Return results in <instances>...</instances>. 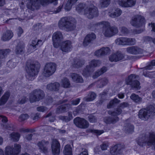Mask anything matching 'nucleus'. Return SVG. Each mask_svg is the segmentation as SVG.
Masks as SVG:
<instances>
[{"mask_svg":"<svg viewBox=\"0 0 155 155\" xmlns=\"http://www.w3.org/2000/svg\"><path fill=\"white\" fill-rule=\"evenodd\" d=\"M118 4L124 7H129L134 6L136 3V0H118Z\"/></svg>","mask_w":155,"mask_h":155,"instance_id":"obj_21","label":"nucleus"},{"mask_svg":"<svg viewBox=\"0 0 155 155\" xmlns=\"http://www.w3.org/2000/svg\"><path fill=\"white\" fill-rule=\"evenodd\" d=\"M138 77V75L135 74H130L126 79V84L130 85L131 87L134 89H140V83L138 81L135 80V79Z\"/></svg>","mask_w":155,"mask_h":155,"instance_id":"obj_11","label":"nucleus"},{"mask_svg":"<svg viewBox=\"0 0 155 155\" xmlns=\"http://www.w3.org/2000/svg\"><path fill=\"white\" fill-rule=\"evenodd\" d=\"M29 117V115L27 114H22L19 117L20 121H23L27 119Z\"/></svg>","mask_w":155,"mask_h":155,"instance_id":"obj_51","label":"nucleus"},{"mask_svg":"<svg viewBox=\"0 0 155 155\" xmlns=\"http://www.w3.org/2000/svg\"><path fill=\"white\" fill-rule=\"evenodd\" d=\"M63 39L62 33L60 31L54 33L52 37L53 45L55 48H57L60 46L61 41Z\"/></svg>","mask_w":155,"mask_h":155,"instance_id":"obj_15","label":"nucleus"},{"mask_svg":"<svg viewBox=\"0 0 155 155\" xmlns=\"http://www.w3.org/2000/svg\"><path fill=\"white\" fill-rule=\"evenodd\" d=\"M27 98L23 96L18 100V103L20 104H24L27 101Z\"/></svg>","mask_w":155,"mask_h":155,"instance_id":"obj_57","label":"nucleus"},{"mask_svg":"<svg viewBox=\"0 0 155 155\" xmlns=\"http://www.w3.org/2000/svg\"><path fill=\"white\" fill-rule=\"evenodd\" d=\"M47 108L45 106H42L38 107L37 108V110L38 111L40 112H44L46 110Z\"/></svg>","mask_w":155,"mask_h":155,"instance_id":"obj_61","label":"nucleus"},{"mask_svg":"<svg viewBox=\"0 0 155 155\" xmlns=\"http://www.w3.org/2000/svg\"><path fill=\"white\" fill-rule=\"evenodd\" d=\"M110 49L108 47H103L95 52V55L98 57L104 56L109 54Z\"/></svg>","mask_w":155,"mask_h":155,"instance_id":"obj_24","label":"nucleus"},{"mask_svg":"<svg viewBox=\"0 0 155 155\" xmlns=\"http://www.w3.org/2000/svg\"><path fill=\"white\" fill-rule=\"evenodd\" d=\"M80 98H77L75 100H72L71 102V104H62L57 108L56 113L59 114L66 111L67 110L71 108V105H78L80 102Z\"/></svg>","mask_w":155,"mask_h":155,"instance_id":"obj_9","label":"nucleus"},{"mask_svg":"<svg viewBox=\"0 0 155 155\" xmlns=\"http://www.w3.org/2000/svg\"><path fill=\"white\" fill-rule=\"evenodd\" d=\"M124 54L120 51H117L112 54L109 57V60L111 62H117L121 60H124Z\"/></svg>","mask_w":155,"mask_h":155,"instance_id":"obj_18","label":"nucleus"},{"mask_svg":"<svg viewBox=\"0 0 155 155\" xmlns=\"http://www.w3.org/2000/svg\"><path fill=\"white\" fill-rule=\"evenodd\" d=\"M73 5V4L71 3L70 2L68 1L64 7L65 10L67 11L70 10L71 8V7Z\"/></svg>","mask_w":155,"mask_h":155,"instance_id":"obj_58","label":"nucleus"},{"mask_svg":"<svg viewBox=\"0 0 155 155\" xmlns=\"http://www.w3.org/2000/svg\"><path fill=\"white\" fill-rule=\"evenodd\" d=\"M16 64V63L13 61L12 60H10L8 61L7 63V65L8 67L11 68H15Z\"/></svg>","mask_w":155,"mask_h":155,"instance_id":"obj_53","label":"nucleus"},{"mask_svg":"<svg viewBox=\"0 0 155 155\" xmlns=\"http://www.w3.org/2000/svg\"><path fill=\"white\" fill-rule=\"evenodd\" d=\"M61 50L63 52L68 53L71 50L72 46V43L70 40H66L63 41L60 44Z\"/></svg>","mask_w":155,"mask_h":155,"instance_id":"obj_17","label":"nucleus"},{"mask_svg":"<svg viewBox=\"0 0 155 155\" xmlns=\"http://www.w3.org/2000/svg\"><path fill=\"white\" fill-rule=\"evenodd\" d=\"M101 63V61L99 60H93L90 62L89 65L88 66L94 71V68L99 66Z\"/></svg>","mask_w":155,"mask_h":155,"instance_id":"obj_36","label":"nucleus"},{"mask_svg":"<svg viewBox=\"0 0 155 155\" xmlns=\"http://www.w3.org/2000/svg\"><path fill=\"white\" fill-rule=\"evenodd\" d=\"M108 145L107 143L104 142L101 145V150H105L107 149Z\"/></svg>","mask_w":155,"mask_h":155,"instance_id":"obj_62","label":"nucleus"},{"mask_svg":"<svg viewBox=\"0 0 155 155\" xmlns=\"http://www.w3.org/2000/svg\"><path fill=\"white\" fill-rule=\"evenodd\" d=\"M91 25H94L95 26L103 25L102 32L106 37H110L117 34L118 32L117 28L115 26H110V23L107 21H102L97 23L91 24Z\"/></svg>","mask_w":155,"mask_h":155,"instance_id":"obj_3","label":"nucleus"},{"mask_svg":"<svg viewBox=\"0 0 155 155\" xmlns=\"http://www.w3.org/2000/svg\"><path fill=\"white\" fill-rule=\"evenodd\" d=\"M130 98L134 102L137 104H140L142 102V98L134 93L131 94Z\"/></svg>","mask_w":155,"mask_h":155,"instance_id":"obj_35","label":"nucleus"},{"mask_svg":"<svg viewBox=\"0 0 155 155\" xmlns=\"http://www.w3.org/2000/svg\"><path fill=\"white\" fill-rule=\"evenodd\" d=\"M96 36L95 34L92 33L87 35L85 37L83 41V44L84 46L88 45L96 38Z\"/></svg>","mask_w":155,"mask_h":155,"instance_id":"obj_23","label":"nucleus"},{"mask_svg":"<svg viewBox=\"0 0 155 155\" xmlns=\"http://www.w3.org/2000/svg\"><path fill=\"white\" fill-rule=\"evenodd\" d=\"M121 149L120 145H115L110 149V152L112 155H117L119 153Z\"/></svg>","mask_w":155,"mask_h":155,"instance_id":"obj_32","label":"nucleus"},{"mask_svg":"<svg viewBox=\"0 0 155 155\" xmlns=\"http://www.w3.org/2000/svg\"><path fill=\"white\" fill-rule=\"evenodd\" d=\"M56 67L57 65L54 63H47L44 68L43 75L46 77H48L52 75L56 70Z\"/></svg>","mask_w":155,"mask_h":155,"instance_id":"obj_8","label":"nucleus"},{"mask_svg":"<svg viewBox=\"0 0 155 155\" xmlns=\"http://www.w3.org/2000/svg\"><path fill=\"white\" fill-rule=\"evenodd\" d=\"M122 112V110L121 108L119 106H118L114 111H112L110 110H109L108 111V113L109 115L116 117L121 114Z\"/></svg>","mask_w":155,"mask_h":155,"instance_id":"obj_34","label":"nucleus"},{"mask_svg":"<svg viewBox=\"0 0 155 155\" xmlns=\"http://www.w3.org/2000/svg\"><path fill=\"white\" fill-rule=\"evenodd\" d=\"M74 123L76 127L81 129H86L89 126V123L87 120L79 117L74 119Z\"/></svg>","mask_w":155,"mask_h":155,"instance_id":"obj_14","label":"nucleus"},{"mask_svg":"<svg viewBox=\"0 0 155 155\" xmlns=\"http://www.w3.org/2000/svg\"><path fill=\"white\" fill-rule=\"evenodd\" d=\"M85 15L90 19L94 17L97 16L98 11L97 8L93 6L89 8H86L85 10Z\"/></svg>","mask_w":155,"mask_h":155,"instance_id":"obj_16","label":"nucleus"},{"mask_svg":"<svg viewBox=\"0 0 155 155\" xmlns=\"http://www.w3.org/2000/svg\"><path fill=\"white\" fill-rule=\"evenodd\" d=\"M89 131L91 133L97 134V135H100L104 132L103 130H99L94 129H90Z\"/></svg>","mask_w":155,"mask_h":155,"instance_id":"obj_55","label":"nucleus"},{"mask_svg":"<svg viewBox=\"0 0 155 155\" xmlns=\"http://www.w3.org/2000/svg\"><path fill=\"white\" fill-rule=\"evenodd\" d=\"M129 106V104L127 102H123L121 103L119 106L121 108H124L125 107H128Z\"/></svg>","mask_w":155,"mask_h":155,"instance_id":"obj_63","label":"nucleus"},{"mask_svg":"<svg viewBox=\"0 0 155 155\" xmlns=\"http://www.w3.org/2000/svg\"><path fill=\"white\" fill-rule=\"evenodd\" d=\"M155 113V109L152 105L148 106L147 109H141L139 112V117L144 120L148 119L150 115H153Z\"/></svg>","mask_w":155,"mask_h":155,"instance_id":"obj_6","label":"nucleus"},{"mask_svg":"<svg viewBox=\"0 0 155 155\" xmlns=\"http://www.w3.org/2000/svg\"><path fill=\"white\" fill-rule=\"evenodd\" d=\"M108 82V80L107 78H104L99 81H97L98 84H101V85H98V87L101 88L105 85Z\"/></svg>","mask_w":155,"mask_h":155,"instance_id":"obj_47","label":"nucleus"},{"mask_svg":"<svg viewBox=\"0 0 155 155\" xmlns=\"http://www.w3.org/2000/svg\"><path fill=\"white\" fill-rule=\"evenodd\" d=\"M107 70V68L105 67H103L100 70L97 71L93 75V77L94 79L96 78L100 75L104 73Z\"/></svg>","mask_w":155,"mask_h":155,"instance_id":"obj_38","label":"nucleus"},{"mask_svg":"<svg viewBox=\"0 0 155 155\" xmlns=\"http://www.w3.org/2000/svg\"><path fill=\"white\" fill-rule=\"evenodd\" d=\"M143 75L146 77H149L150 78H153L155 76L154 73L153 72H148L146 73L143 71Z\"/></svg>","mask_w":155,"mask_h":155,"instance_id":"obj_54","label":"nucleus"},{"mask_svg":"<svg viewBox=\"0 0 155 155\" xmlns=\"http://www.w3.org/2000/svg\"><path fill=\"white\" fill-rule=\"evenodd\" d=\"M49 143L48 141L43 140L39 142L37 145L41 150L44 153H46L48 151L47 146L49 144Z\"/></svg>","mask_w":155,"mask_h":155,"instance_id":"obj_25","label":"nucleus"},{"mask_svg":"<svg viewBox=\"0 0 155 155\" xmlns=\"http://www.w3.org/2000/svg\"><path fill=\"white\" fill-rule=\"evenodd\" d=\"M27 8L32 11L38 9L41 5H44L47 4L51 3L57 0H26Z\"/></svg>","mask_w":155,"mask_h":155,"instance_id":"obj_4","label":"nucleus"},{"mask_svg":"<svg viewBox=\"0 0 155 155\" xmlns=\"http://www.w3.org/2000/svg\"><path fill=\"white\" fill-rule=\"evenodd\" d=\"M145 23V18L142 16L137 15L133 17L131 21V25L136 28L141 27L144 25Z\"/></svg>","mask_w":155,"mask_h":155,"instance_id":"obj_13","label":"nucleus"},{"mask_svg":"<svg viewBox=\"0 0 155 155\" xmlns=\"http://www.w3.org/2000/svg\"><path fill=\"white\" fill-rule=\"evenodd\" d=\"M25 49V44L22 42H20L17 44L15 49V52L17 54H22Z\"/></svg>","mask_w":155,"mask_h":155,"instance_id":"obj_29","label":"nucleus"},{"mask_svg":"<svg viewBox=\"0 0 155 155\" xmlns=\"http://www.w3.org/2000/svg\"><path fill=\"white\" fill-rule=\"evenodd\" d=\"M126 130L128 133H131L134 131V126L131 124H129L126 128Z\"/></svg>","mask_w":155,"mask_h":155,"instance_id":"obj_56","label":"nucleus"},{"mask_svg":"<svg viewBox=\"0 0 155 155\" xmlns=\"http://www.w3.org/2000/svg\"><path fill=\"white\" fill-rule=\"evenodd\" d=\"M137 143L142 147L146 144L150 147L153 146L155 149V134L153 132L149 133L145 135L144 138L140 139Z\"/></svg>","mask_w":155,"mask_h":155,"instance_id":"obj_5","label":"nucleus"},{"mask_svg":"<svg viewBox=\"0 0 155 155\" xmlns=\"http://www.w3.org/2000/svg\"><path fill=\"white\" fill-rule=\"evenodd\" d=\"M10 52L11 50L9 49H0V59L3 60L5 58Z\"/></svg>","mask_w":155,"mask_h":155,"instance_id":"obj_39","label":"nucleus"},{"mask_svg":"<svg viewBox=\"0 0 155 155\" xmlns=\"http://www.w3.org/2000/svg\"><path fill=\"white\" fill-rule=\"evenodd\" d=\"M96 94L93 92H90L88 94L87 97L84 98L85 101H90L94 100L96 97Z\"/></svg>","mask_w":155,"mask_h":155,"instance_id":"obj_42","label":"nucleus"},{"mask_svg":"<svg viewBox=\"0 0 155 155\" xmlns=\"http://www.w3.org/2000/svg\"><path fill=\"white\" fill-rule=\"evenodd\" d=\"M93 71L90 68V67L87 65L83 71L82 74V75L85 77H88L90 75V73L93 72Z\"/></svg>","mask_w":155,"mask_h":155,"instance_id":"obj_43","label":"nucleus"},{"mask_svg":"<svg viewBox=\"0 0 155 155\" xmlns=\"http://www.w3.org/2000/svg\"><path fill=\"white\" fill-rule=\"evenodd\" d=\"M32 136V134H27L25 136V138L28 140H31Z\"/></svg>","mask_w":155,"mask_h":155,"instance_id":"obj_64","label":"nucleus"},{"mask_svg":"<svg viewBox=\"0 0 155 155\" xmlns=\"http://www.w3.org/2000/svg\"><path fill=\"white\" fill-rule=\"evenodd\" d=\"M68 116H64L65 122H68L72 120L73 118L72 113L71 112H68Z\"/></svg>","mask_w":155,"mask_h":155,"instance_id":"obj_50","label":"nucleus"},{"mask_svg":"<svg viewBox=\"0 0 155 155\" xmlns=\"http://www.w3.org/2000/svg\"><path fill=\"white\" fill-rule=\"evenodd\" d=\"M119 29L120 32L123 35H126L130 33L129 30L126 27L122 26L119 28Z\"/></svg>","mask_w":155,"mask_h":155,"instance_id":"obj_48","label":"nucleus"},{"mask_svg":"<svg viewBox=\"0 0 155 155\" xmlns=\"http://www.w3.org/2000/svg\"><path fill=\"white\" fill-rule=\"evenodd\" d=\"M63 153L64 155H72V148L71 145L67 144L65 146Z\"/></svg>","mask_w":155,"mask_h":155,"instance_id":"obj_37","label":"nucleus"},{"mask_svg":"<svg viewBox=\"0 0 155 155\" xmlns=\"http://www.w3.org/2000/svg\"><path fill=\"white\" fill-rule=\"evenodd\" d=\"M21 148V145L17 143L15 144L14 146H8L5 149V155H18Z\"/></svg>","mask_w":155,"mask_h":155,"instance_id":"obj_10","label":"nucleus"},{"mask_svg":"<svg viewBox=\"0 0 155 155\" xmlns=\"http://www.w3.org/2000/svg\"><path fill=\"white\" fill-rule=\"evenodd\" d=\"M60 86V84L58 82L51 83L47 85V89L50 91H57L58 90Z\"/></svg>","mask_w":155,"mask_h":155,"instance_id":"obj_30","label":"nucleus"},{"mask_svg":"<svg viewBox=\"0 0 155 155\" xmlns=\"http://www.w3.org/2000/svg\"><path fill=\"white\" fill-rule=\"evenodd\" d=\"M39 63L37 62H27L25 67V77L28 81H33L39 72L40 68Z\"/></svg>","mask_w":155,"mask_h":155,"instance_id":"obj_1","label":"nucleus"},{"mask_svg":"<svg viewBox=\"0 0 155 155\" xmlns=\"http://www.w3.org/2000/svg\"><path fill=\"white\" fill-rule=\"evenodd\" d=\"M122 13L121 10L118 8H115L112 10V12L110 16L112 18H115L120 16Z\"/></svg>","mask_w":155,"mask_h":155,"instance_id":"obj_31","label":"nucleus"},{"mask_svg":"<svg viewBox=\"0 0 155 155\" xmlns=\"http://www.w3.org/2000/svg\"><path fill=\"white\" fill-rule=\"evenodd\" d=\"M43 42L42 40L35 39L32 41L31 43L29 45V48L32 51H35L42 45Z\"/></svg>","mask_w":155,"mask_h":155,"instance_id":"obj_22","label":"nucleus"},{"mask_svg":"<svg viewBox=\"0 0 155 155\" xmlns=\"http://www.w3.org/2000/svg\"><path fill=\"white\" fill-rule=\"evenodd\" d=\"M74 63L75 67L79 68L84 65L85 63V61L82 59H77L74 61Z\"/></svg>","mask_w":155,"mask_h":155,"instance_id":"obj_41","label":"nucleus"},{"mask_svg":"<svg viewBox=\"0 0 155 155\" xmlns=\"http://www.w3.org/2000/svg\"><path fill=\"white\" fill-rule=\"evenodd\" d=\"M89 121L91 123H94L97 121V119L94 116L91 114L88 117Z\"/></svg>","mask_w":155,"mask_h":155,"instance_id":"obj_59","label":"nucleus"},{"mask_svg":"<svg viewBox=\"0 0 155 155\" xmlns=\"http://www.w3.org/2000/svg\"><path fill=\"white\" fill-rule=\"evenodd\" d=\"M111 0H100L99 6L103 8L107 7L110 4Z\"/></svg>","mask_w":155,"mask_h":155,"instance_id":"obj_40","label":"nucleus"},{"mask_svg":"<svg viewBox=\"0 0 155 155\" xmlns=\"http://www.w3.org/2000/svg\"><path fill=\"white\" fill-rule=\"evenodd\" d=\"M120 102V100H119L117 98H115L110 101L109 104L107 105V107L108 108H110L114 107L115 105L119 103Z\"/></svg>","mask_w":155,"mask_h":155,"instance_id":"obj_44","label":"nucleus"},{"mask_svg":"<svg viewBox=\"0 0 155 155\" xmlns=\"http://www.w3.org/2000/svg\"><path fill=\"white\" fill-rule=\"evenodd\" d=\"M13 35L12 32L10 30H7L2 35L1 40L3 41H7L10 40Z\"/></svg>","mask_w":155,"mask_h":155,"instance_id":"obj_26","label":"nucleus"},{"mask_svg":"<svg viewBox=\"0 0 155 155\" xmlns=\"http://www.w3.org/2000/svg\"><path fill=\"white\" fill-rule=\"evenodd\" d=\"M115 42L118 45H132L136 44V41L134 38L122 37L117 38L115 40Z\"/></svg>","mask_w":155,"mask_h":155,"instance_id":"obj_12","label":"nucleus"},{"mask_svg":"<svg viewBox=\"0 0 155 155\" xmlns=\"http://www.w3.org/2000/svg\"><path fill=\"white\" fill-rule=\"evenodd\" d=\"M10 94L9 92H6L0 99V106L4 104L8 100Z\"/></svg>","mask_w":155,"mask_h":155,"instance_id":"obj_33","label":"nucleus"},{"mask_svg":"<svg viewBox=\"0 0 155 155\" xmlns=\"http://www.w3.org/2000/svg\"><path fill=\"white\" fill-rule=\"evenodd\" d=\"M12 139L14 141H18L19 139L20 135L17 133H12L10 135Z\"/></svg>","mask_w":155,"mask_h":155,"instance_id":"obj_49","label":"nucleus"},{"mask_svg":"<svg viewBox=\"0 0 155 155\" xmlns=\"http://www.w3.org/2000/svg\"><path fill=\"white\" fill-rule=\"evenodd\" d=\"M87 8L86 5L82 3H80L76 7V10L78 12H80L83 11H85V10Z\"/></svg>","mask_w":155,"mask_h":155,"instance_id":"obj_45","label":"nucleus"},{"mask_svg":"<svg viewBox=\"0 0 155 155\" xmlns=\"http://www.w3.org/2000/svg\"><path fill=\"white\" fill-rule=\"evenodd\" d=\"M45 96L44 92L40 89L33 90L30 94L29 100L31 102L38 101L44 98Z\"/></svg>","mask_w":155,"mask_h":155,"instance_id":"obj_7","label":"nucleus"},{"mask_svg":"<svg viewBox=\"0 0 155 155\" xmlns=\"http://www.w3.org/2000/svg\"><path fill=\"white\" fill-rule=\"evenodd\" d=\"M51 149L53 154L54 155H58L60 152V144L56 139H53L51 144Z\"/></svg>","mask_w":155,"mask_h":155,"instance_id":"obj_19","label":"nucleus"},{"mask_svg":"<svg viewBox=\"0 0 155 155\" xmlns=\"http://www.w3.org/2000/svg\"><path fill=\"white\" fill-rule=\"evenodd\" d=\"M42 26V24L41 23H38L33 26V28L35 30H38L39 29H41Z\"/></svg>","mask_w":155,"mask_h":155,"instance_id":"obj_60","label":"nucleus"},{"mask_svg":"<svg viewBox=\"0 0 155 155\" xmlns=\"http://www.w3.org/2000/svg\"><path fill=\"white\" fill-rule=\"evenodd\" d=\"M76 20L72 18L65 17L62 18L58 22L59 28L63 30L69 32L75 30L76 27Z\"/></svg>","mask_w":155,"mask_h":155,"instance_id":"obj_2","label":"nucleus"},{"mask_svg":"<svg viewBox=\"0 0 155 155\" xmlns=\"http://www.w3.org/2000/svg\"><path fill=\"white\" fill-rule=\"evenodd\" d=\"M104 121L107 124H114L119 121V118L116 116L113 117H106L104 118Z\"/></svg>","mask_w":155,"mask_h":155,"instance_id":"obj_28","label":"nucleus"},{"mask_svg":"<svg viewBox=\"0 0 155 155\" xmlns=\"http://www.w3.org/2000/svg\"><path fill=\"white\" fill-rule=\"evenodd\" d=\"M155 66V60H153L145 67V69L146 70H150L153 68V66Z\"/></svg>","mask_w":155,"mask_h":155,"instance_id":"obj_52","label":"nucleus"},{"mask_svg":"<svg viewBox=\"0 0 155 155\" xmlns=\"http://www.w3.org/2000/svg\"><path fill=\"white\" fill-rule=\"evenodd\" d=\"M70 76L73 81L76 83H82L83 82V80L82 77L77 73H71Z\"/></svg>","mask_w":155,"mask_h":155,"instance_id":"obj_27","label":"nucleus"},{"mask_svg":"<svg viewBox=\"0 0 155 155\" xmlns=\"http://www.w3.org/2000/svg\"><path fill=\"white\" fill-rule=\"evenodd\" d=\"M126 51L127 53L134 55L141 54L143 52L141 48L137 46L128 47L126 48Z\"/></svg>","mask_w":155,"mask_h":155,"instance_id":"obj_20","label":"nucleus"},{"mask_svg":"<svg viewBox=\"0 0 155 155\" xmlns=\"http://www.w3.org/2000/svg\"><path fill=\"white\" fill-rule=\"evenodd\" d=\"M62 85L64 88H67L70 87V83L69 80L67 78H64L62 81Z\"/></svg>","mask_w":155,"mask_h":155,"instance_id":"obj_46","label":"nucleus"}]
</instances>
